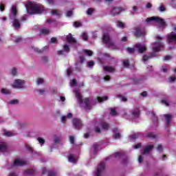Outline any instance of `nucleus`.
<instances>
[{
	"mask_svg": "<svg viewBox=\"0 0 176 176\" xmlns=\"http://www.w3.org/2000/svg\"><path fill=\"white\" fill-rule=\"evenodd\" d=\"M164 117L165 118L166 120V126L170 127V124H171V119L173 118V116L170 114H164Z\"/></svg>",
	"mask_w": 176,
	"mask_h": 176,
	"instance_id": "nucleus-13",
	"label": "nucleus"
},
{
	"mask_svg": "<svg viewBox=\"0 0 176 176\" xmlns=\"http://www.w3.org/2000/svg\"><path fill=\"white\" fill-rule=\"evenodd\" d=\"M93 65H94V61L91 60L88 62V67L89 68H91V67H93Z\"/></svg>",
	"mask_w": 176,
	"mask_h": 176,
	"instance_id": "nucleus-51",
	"label": "nucleus"
},
{
	"mask_svg": "<svg viewBox=\"0 0 176 176\" xmlns=\"http://www.w3.org/2000/svg\"><path fill=\"white\" fill-rule=\"evenodd\" d=\"M137 47H134V48H131V47H127L126 48V52H128V53H130V54H133V53H134V52H135Z\"/></svg>",
	"mask_w": 176,
	"mask_h": 176,
	"instance_id": "nucleus-30",
	"label": "nucleus"
},
{
	"mask_svg": "<svg viewBox=\"0 0 176 176\" xmlns=\"http://www.w3.org/2000/svg\"><path fill=\"white\" fill-rule=\"evenodd\" d=\"M140 137H141V133H136L129 136V138L133 141L134 140H137V138H140Z\"/></svg>",
	"mask_w": 176,
	"mask_h": 176,
	"instance_id": "nucleus-21",
	"label": "nucleus"
},
{
	"mask_svg": "<svg viewBox=\"0 0 176 176\" xmlns=\"http://www.w3.org/2000/svg\"><path fill=\"white\" fill-rule=\"evenodd\" d=\"M153 57V54H151L150 56L144 55L143 56V60L144 61H148V60H149V58H152Z\"/></svg>",
	"mask_w": 176,
	"mask_h": 176,
	"instance_id": "nucleus-33",
	"label": "nucleus"
},
{
	"mask_svg": "<svg viewBox=\"0 0 176 176\" xmlns=\"http://www.w3.org/2000/svg\"><path fill=\"white\" fill-rule=\"evenodd\" d=\"M157 149L159 152H162V151H163V146H162V144H159Z\"/></svg>",
	"mask_w": 176,
	"mask_h": 176,
	"instance_id": "nucleus-55",
	"label": "nucleus"
},
{
	"mask_svg": "<svg viewBox=\"0 0 176 176\" xmlns=\"http://www.w3.org/2000/svg\"><path fill=\"white\" fill-rule=\"evenodd\" d=\"M118 98H120L121 101H123L124 102H126L127 101V98L122 96V95H118L117 96Z\"/></svg>",
	"mask_w": 176,
	"mask_h": 176,
	"instance_id": "nucleus-34",
	"label": "nucleus"
},
{
	"mask_svg": "<svg viewBox=\"0 0 176 176\" xmlns=\"http://www.w3.org/2000/svg\"><path fill=\"white\" fill-rule=\"evenodd\" d=\"M135 47H136V49L137 47L138 48V53L142 54L144 52H146V46L145 45L141 46V45L137 44L135 45Z\"/></svg>",
	"mask_w": 176,
	"mask_h": 176,
	"instance_id": "nucleus-16",
	"label": "nucleus"
},
{
	"mask_svg": "<svg viewBox=\"0 0 176 176\" xmlns=\"http://www.w3.org/2000/svg\"><path fill=\"white\" fill-rule=\"evenodd\" d=\"M25 81L24 80L16 79L12 85L14 89H25L24 85Z\"/></svg>",
	"mask_w": 176,
	"mask_h": 176,
	"instance_id": "nucleus-8",
	"label": "nucleus"
},
{
	"mask_svg": "<svg viewBox=\"0 0 176 176\" xmlns=\"http://www.w3.org/2000/svg\"><path fill=\"white\" fill-rule=\"evenodd\" d=\"M70 144H75V138L72 135L69 136Z\"/></svg>",
	"mask_w": 176,
	"mask_h": 176,
	"instance_id": "nucleus-44",
	"label": "nucleus"
},
{
	"mask_svg": "<svg viewBox=\"0 0 176 176\" xmlns=\"http://www.w3.org/2000/svg\"><path fill=\"white\" fill-rule=\"evenodd\" d=\"M51 13H52V14H54L55 16H58V17H60L61 16V14H60V12L56 10H52L51 11Z\"/></svg>",
	"mask_w": 176,
	"mask_h": 176,
	"instance_id": "nucleus-31",
	"label": "nucleus"
},
{
	"mask_svg": "<svg viewBox=\"0 0 176 176\" xmlns=\"http://www.w3.org/2000/svg\"><path fill=\"white\" fill-rule=\"evenodd\" d=\"M17 6L12 5L11 7V12L9 14V18L10 20H13L12 25L17 30L18 28H20V21L17 19Z\"/></svg>",
	"mask_w": 176,
	"mask_h": 176,
	"instance_id": "nucleus-2",
	"label": "nucleus"
},
{
	"mask_svg": "<svg viewBox=\"0 0 176 176\" xmlns=\"http://www.w3.org/2000/svg\"><path fill=\"white\" fill-rule=\"evenodd\" d=\"M162 104H164L166 107H168L170 104H168V102L167 100H162Z\"/></svg>",
	"mask_w": 176,
	"mask_h": 176,
	"instance_id": "nucleus-63",
	"label": "nucleus"
},
{
	"mask_svg": "<svg viewBox=\"0 0 176 176\" xmlns=\"http://www.w3.org/2000/svg\"><path fill=\"white\" fill-rule=\"evenodd\" d=\"M132 115L135 117L140 116V109H136L132 111Z\"/></svg>",
	"mask_w": 176,
	"mask_h": 176,
	"instance_id": "nucleus-27",
	"label": "nucleus"
},
{
	"mask_svg": "<svg viewBox=\"0 0 176 176\" xmlns=\"http://www.w3.org/2000/svg\"><path fill=\"white\" fill-rule=\"evenodd\" d=\"M71 86L73 87L76 86V79H73L72 82H70Z\"/></svg>",
	"mask_w": 176,
	"mask_h": 176,
	"instance_id": "nucleus-47",
	"label": "nucleus"
},
{
	"mask_svg": "<svg viewBox=\"0 0 176 176\" xmlns=\"http://www.w3.org/2000/svg\"><path fill=\"white\" fill-rule=\"evenodd\" d=\"M170 58H171V56L170 55H166L164 58V61H167V60H170Z\"/></svg>",
	"mask_w": 176,
	"mask_h": 176,
	"instance_id": "nucleus-60",
	"label": "nucleus"
},
{
	"mask_svg": "<svg viewBox=\"0 0 176 176\" xmlns=\"http://www.w3.org/2000/svg\"><path fill=\"white\" fill-rule=\"evenodd\" d=\"M167 41L168 43H173V42L176 43V33L172 32L167 34Z\"/></svg>",
	"mask_w": 176,
	"mask_h": 176,
	"instance_id": "nucleus-11",
	"label": "nucleus"
},
{
	"mask_svg": "<svg viewBox=\"0 0 176 176\" xmlns=\"http://www.w3.org/2000/svg\"><path fill=\"white\" fill-rule=\"evenodd\" d=\"M26 149L29 151V152H33L34 149L32 148V147L30 146L29 145H26Z\"/></svg>",
	"mask_w": 176,
	"mask_h": 176,
	"instance_id": "nucleus-53",
	"label": "nucleus"
},
{
	"mask_svg": "<svg viewBox=\"0 0 176 176\" xmlns=\"http://www.w3.org/2000/svg\"><path fill=\"white\" fill-rule=\"evenodd\" d=\"M93 12H94V8H89L87 10V14H88L89 16H91V14H93Z\"/></svg>",
	"mask_w": 176,
	"mask_h": 176,
	"instance_id": "nucleus-38",
	"label": "nucleus"
},
{
	"mask_svg": "<svg viewBox=\"0 0 176 176\" xmlns=\"http://www.w3.org/2000/svg\"><path fill=\"white\" fill-rule=\"evenodd\" d=\"M16 74H17V69H16V67H14L12 70V75L13 76H16Z\"/></svg>",
	"mask_w": 176,
	"mask_h": 176,
	"instance_id": "nucleus-45",
	"label": "nucleus"
},
{
	"mask_svg": "<svg viewBox=\"0 0 176 176\" xmlns=\"http://www.w3.org/2000/svg\"><path fill=\"white\" fill-rule=\"evenodd\" d=\"M44 80L43 78H38L36 81L37 85H42L43 83Z\"/></svg>",
	"mask_w": 176,
	"mask_h": 176,
	"instance_id": "nucleus-46",
	"label": "nucleus"
},
{
	"mask_svg": "<svg viewBox=\"0 0 176 176\" xmlns=\"http://www.w3.org/2000/svg\"><path fill=\"white\" fill-rule=\"evenodd\" d=\"M97 100L98 102H102L103 101H107L108 100V96H102V97L98 96L97 98Z\"/></svg>",
	"mask_w": 176,
	"mask_h": 176,
	"instance_id": "nucleus-25",
	"label": "nucleus"
},
{
	"mask_svg": "<svg viewBox=\"0 0 176 176\" xmlns=\"http://www.w3.org/2000/svg\"><path fill=\"white\" fill-rule=\"evenodd\" d=\"M152 21L157 23L158 24H160V25H161V27H163L164 28L167 27V23H166V21H164V19L159 16H151L146 19V23H152Z\"/></svg>",
	"mask_w": 176,
	"mask_h": 176,
	"instance_id": "nucleus-4",
	"label": "nucleus"
},
{
	"mask_svg": "<svg viewBox=\"0 0 176 176\" xmlns=\"http://www.w3.org/2000/svg\"><path fill=\"white\" fill-rule=\"evenodd\" d=\"M35 174V170L34 169H28L24 170L23 175H34Z\"/></svg>",
	"mask_w": 176,
	"mask_h": 176,
	"instance_id": "nucleus-19",
	"label": "nucleus"
},
{
	"mask_svg": "<svg viewBox=\"0 0 176 176\" xmlns=\"http://www.w3.org/2000/svg\"><path fill=\"white\" fill-rule=\"evenodd\" d=\"M117 25L118 27H120V28H124V23H123V22L118 21L117 22Z\"/></svg>",
	"mask_w": 176,
	"mask_h": 176,
	"instance_id": "nucleus-36",
	"label": "nucleus"
},
{
	"mask_svg": "<svg viewBox=\"0 0 176 176\" xmlns=\"http://www.w3.org/2000/svg\"><path fill=\"white\" fill-rule=\"evenodd\" d=\"M76 97L80 104V105H82V104H85L84 108L85 109H91V105L90 104V98H82V94L79 93L78 91L76 92Z\"/></svg>",
	"mask_w": 176,
	"mask_h": 176,
	"instance_id": "nucleus-3",
	"label": "nucleus"
},
{
	"mask_svg": "<svg viewBox=\"0 0 176 176\" xmlns=\"http://www.w3.org/2000/svg\"><path fill=\"white\" fill-rule=\"evenodd\" d=\"M84 53H85L87 56H93V52L89 50H85Z\"/></svg>",
	"mask_w": 176,
	"mask_h": 176,
	"instance_id": "nucleus-40",
	"label": "nucleus"
},
{
	"mask_svg": "<svg viewBox=\"0 0 176 176\" xmlns=\"http://www.w3.org/2000/svg\"><path fill=\"white\" fill-rule=\"evenodd\" d=\"M41 34H43V35H49L50 34V31L48 29L43 28L41 30Z\"/></svg>",
	"mask_w": 176,
	"mask_h": 176,
	"instance_id": "nucleus-26",
	"label": "nucleus"
},
{
	"mask_svg": "<svg viewBox=\"0 0 176 176\" xmlns=\"http://www.w3.org/2000/svg\"><path fill=\"white\" fill-rule=\"evenodd\" d=\"M103 69L107 72H113L115 71V68L111 66H103Z\"/></svg>",
	"mask_w": 176,
	"mask_h": 176,
	"instance_id": "nucleus-20",
	"label": "nucleus"
},
{
	"mask_svg": "<svg viewBox=\"0 0 176 176\" xmlns=\"http://www.w3.org/2000/svg\"><path fill=\"white\" fill-rule=\"evenodd\" d=\"M42 60L43 61V63H47V61H49V58H47V56H43L42 58Z\"/></svg>",
	"mask_w": 176,
	"mask_h": 176,
	"instance_id": "nucleus-56",
	"label": "nucleus"
},
{
	"mask_svg": "<svg viewBox=\"0 0 176 176\" xmlns=\"http://www.w3.org/2000/svg\"><path fill=\"white\" fill-rule=\"evenodd\" d=\"M4 135H6V137H13V133L10 131H6L4 132Z\"/></svg>",
	"mask_w": 176,
	"mask_h": 176,
	"instance_id": "nucleus-37",
	"label": "nucleus"
},
{
	"mask_svg": "<svg viewBox=\"0 0 176 176\" xmlns=\"http://www.w3.org/2000/svg\"><path fill=\"white\" fill-rule=\"evenodd\" d=\"M104 170H105V164L104 162H101L98 166L96 176H101V173L103 172Z\"/></svg>",
	"mask_w": 176,
	"mask_h": 176,
	"instance_id": "nucleus-12",
	"label": "nucleus"
},
{
	"mask_svg": "<svg viewBox=\"0 0 176 176\" xmlns=\"http://www.w3.org/2000/svg\"><path fill=\"white\" fill-rule=\"evenodd\" d=\"M123 10V8H119V7H113L112 10L110 12V14L111 16H119L120 14V12Z\"/></svg>",
	"mask_w": 176,
	"mask_h": 176,
	"instance_id": "nucleus-10",
	"label": "nucleus"
},
{
	"mask_svg": "<svg viewBox=\"0 0 176 176\" xmlns=\"http://www.w3.org/2000/svg\"><path fill=\"white\" fill-rule=\"evenodd\" d=\"M36 91H38L39 93V94H41V96H43V94H45V92L46 91V90L40 89V90H37Z\"/></svg>",
	"mask_w": 176,
	"mask_h": 176,
	"instance_id": "nucleus-57",
	"label": "nucleus"
},
{
	"mask_svg": "<svg viewBox=\"0 0 176 176\" xmlns=\"http://www.w3.org/2000/svg\"><path fill=\"white\" fill-rule=\"evenodd\" d=\"M159 10L160 12H164V10H166V8L164 6H161L159 8Z\"/></svg>",
	"mask_w": 176,
	"mask_h": 176,
	"instance_id": "nucleus-59",
	"label": "nucleus"
},
{
	"mask_svg": "<svg viewBox=\"0 0 176 176\" xmlns=\"http://www.w3.org/2000/svg\"><path fill=\"white\" fill-rule=\"evenodd\" d=\"M72 14H74V13L72 12V10H69L67 12V17H71V16H72Z\"/></svg>",
	"mask_w": 176,
	"mask_h": 176,
	"instance_id": "nucleus-54",
	"label": "nucleus"
},
{
	"mask_svg": "<svg viewBox=\"0 0 176 176\" xmlns=\"http://www.w3.org/2000/svg\"><path fill=\"white\" fill-rule=\"evenodd\" d=\"M111 115L112 116H118V112L115 109H111Z\"/></svg>",
	"mask_w": 176,
	"mask_h": 176,
	"instance_id": "nucleus-35",
	"label": "nucleus"
},
{
	"mask_svg": "<svg viewBox=\"0 0 176 176\" xmlns=\"http://www.w3.org/2000/svg\"><path fill=\"white\" fill-rule=\"evenodd\" d=\"M7 149H8V147L6 146V144H0V151L5 152L6 151Z\"/></svg>",
	"mask_w": 176,
	"mask_h": 176,
	"instance_id": "nucleus-32",
	"label": "nucleus"
},
{
	"mask_svg": "<svg viewBox=\"0 0 176 176\" xmlns=\"http://www.w3.org/2000/svg\"><path fill=\"white\" fill-rule=\"evenodd\" d=\"M134 35L136 38H143V36H145V35H146L145 28L141 27L136 28L134 32Z\"/></svg>",
	"mask_w": 176,
	"mask_h": 176,
	"instance_id": "nucleus-7",
	"label": "nucleus"
},
{
	"mask_svg": "<svg viewBox=\"0 0 176 176\" xmlns=\"http://www.w3.org/2000/svg\"><path fill=\"white\" fill-rule=\"evenodd\" d=\"M82 38L83 41H87V39H89V36H87V34L86 33H83L82 34Z\"/></svg>",
	"mask_w": 176,
	"mask_h": 176,
	"instance_id": "nucleus-42",
	"label": "nucleus"
},
{
	"mask_svg": "<svg viewBox=\"0 0 176 176\" xmlns=\"http://www.w3.org/2000/svg\"><path fill=\"white\" fill-rule=\"evenodd\" d=\"M100 126L103 129V130H109V124H108V122H102L100 124Z\"/></svg>",
	"mask_w": 176,
	"mask_h": 176,
	"instance_id": "nucleus-22",
	"label": "nucleus"
},
{
	"mask_svg": "<svg viewBox=\"0 0 176 176\" xmlns=\"http://www.w3.org/2000/svg\"><path fill=\"white\" fill-rule=\"evenodd\" d=\"M1 93L3 94H10V91H9V89H1Z\"/></svg>",
	"mask_w": 176,
	"mask_h": 176,
	"instance_id": "nucleus-41",
	"label": "nucleus"
},
{
	"mask_svg": "<svg viewBox=\"0 0 176 176\" xmlns=\"http://www.w3.org/2000/svg\"><path fill=\"white\" fill-rule=\"evenodd\" d=\"M66 39L69 43H76V40L72 37V34L67 35Z\"/></svg>",
	"mask_w": 176,
	"mask_h": 176,
	"instance_id": "nucleus-18",
	"label": "nucleus"
},
{
	"mask_svg": "<svg viewBox=\"0 0 176 176\" xmlns=\"http://www.w3.org/2000/svg\"><path fill=\"white\" fill-rule=\"evenodd\" d=\"M155 39H157V41L153 44V51L154 53H157V52H160V49L163 47V43H162L163 38L159 35H156Z\"/></svg>",
	"mask_w": 176,
	"mask_h": 176,
	"instance_id": "nucleus-5",
	"label": "nucleus"
},
{
	"mask_svg": "<svg viewBox=\"0 0 176 176\" xmlns=\"http://www.w3.org/2000/svg\"><path fill=\"white\" fill-rule=\"evenodd\" d=\"M68 160L70 163H76V159L74 157V155H70L68 157Z\"/></svg>",
	"mask_w": 176,
	"mask_h": 176,
	"instance_id": "nucleus-28",
	"label": "nucleus"
},
{
	"mask_svg": "<svg viewBox=\"0 0 176 176\" xmlns=\"http://www.w3.org/2000/svg\"><path fill=\"white\" fill-rule=\"evenodd\" d=\"M79 59H80V64H83V63H85V56H80Z\"/></svg>",
	"mask_w": 176,
	"mask_h": 176,
	"instance_id": "nucleus-52",
	"label": "nucleus"
},
{
	"mask_svg": "<svg viewBox=\"0 0 176 176\" xmlns=\"http://www.w3.org/2000/svg\"><path fill=\"white\" fill-rule=\"evenodd\" d=\"M37 140L40 144H45V139L42 138H38Z\"/></svg>",
	"mask_w": 176,
	"mask_h": 176,
	"instance_id": "nucleus-50",
	"label": "nucleus"
},
{
	"mask_svg": "<svg viewBox=\"0 0 176 176\" xmlns=\"http://www.w3.org/2000/svg\"><path fill=\"white\" fill-rule=\"evenodd\" d=\"M3 10H5V5L1 3L0 4V11L3 12Z\"/></svg>",
	"mask_w": 176,
	"mask_h": 176,
	"instance_id": "nucleus-61",
	"label": "nucleus"
},
{
	"mask_svg": "<svg viewBox=\"0 0 176 176\" xmlns=\"http://www.w3.org/2000/svg\"><path fill=\"white\" fill-rule=\"evenodd\" d=\"M48 176H56V173H54V172H50L48 173Z\"/></svg>",
	"mask_w": 176,
	"mask_h": 176,
	"instance_id": "nucleus-64",
	"label": "nucleus"
},
{
	"mask_svg": "<svg viewBox=\"0 0 176 176\" xmlns=\"http://www.w3.org/2000/svg\"><path fill=\"white\" fill-rule=\"evenodd\" d=\"M123 67L124 68H129L130 67V61L129 60H123Z\"/></svg>",
	"mask_w": 176,
	"mask_h": 176,
	"instance_id": "nucleus-29",
	"label": "nucleus"
},
{
	"mask_svg": "<svg viewBox=\"0 0 176 176\" xmlns=\"http://www.w3.org/2000/svg\"><path fill=\"white\" fill-rule=\"evenodd\" d=\"M21 41H23V38L21 37H19L15 39L16 43H19L21 42Z\"/></svg>",
	"mask_w": 176,
	"mask_h": 176,
	"instance_id": "nucleus-62",
	"label": "nucleus"
},
{
	"mask_svg": "<svg viewBox=\"0 0 176 176\" xmlns=\"http://www.w3.org/2000/svg\"><path fill=\"white\" fill-rule=\"evenodd\" d=\"M56 42H57V38L56 37H52L51 38L50 43H56Z\"/></svg>",
	"mask_w": 176,
	"mask_h": 176,
	"instance_id": "nucleus-58",
	"label": "nucleus"
},
{
	"mask_svg": "<svg viewBox=\"0 0 176 176\" xmlns=\"http://www.w3.org/2000/svg\"><path fill=\"white\" fill-rule=\"evenodd\" d=\"M32 49L36 53H38V54H42V53H43V52H45V48H43L42 50H39V48H38V47H32Z\"/></svg>",
	"mask_w": 176,
	"mask_h": 176,
	"instance_id": "nucleus-24",
	"label": "nucleus"
},
{
	"mask_svg": "<svg viewBox=\"0 0 176 176\" xmlns=\"http://www.w3.org/2000/svg\"><path fill=\"white\" fill-rule=\"evenodd\" d=\"M72 124L74 129H82L83 127V124L82 123V120L79 118H74L72 120Z\"/></svg>",
	"mask_w": 176,
	"mask_h": 176,
	"instance_id": "nucleus-9",
	"label": "nucleus"
},
{
	"mask_svg": "<svg viewBox=\"0 0 176 176\" xmlns=\"http://www.w3.org/2000/svg\"><path fill=\"white\" fill-rule=\"evenodd\" d=\"M25 162L22 161L19 158L15 159L13 163V166H25Z\"/></svg>",
	"mask_w": 176,
	"mask_h": 176,
	"instance_id": "nucleus-14",
	"label": "nucleus"
},
{
	"mask_svg": "<svg viewBox=\"0 0 176 176\" xmlns=\"http://www.w3.org/2000/svg\"><path fill=\"white\" fill-rule=\"evenodd\" d=\"M9 104H19V100H12L9 102Z\"/></svg>",
	"mask_w": 176,
	"mask_h": 176,
	"instance_id": "nucleus-48",
	"label": "nucleus"
},
{
	"mask_svg": "<svg viewBox=\"0 0 176 176\" xmlns=\"http://www.w3.org/2000/svg\"><path fill=\"white\" fill-rule=\"evenodd\" d=\"M63 51L66 53H69V46H68V45H65L63 46Z\"/></svg>",
	"mask_w": 176,
	"mask_h": 176,
	"instance_id": "nucleus-39",
	"label": "nucleus"
},
{
	"mask_svg": "<svg viewBox=\"0 0 176 176\" xmlns=\"http://www.w3.org/2000/svg\"><path fill=\"white\" fill-rule=\"evenodd\" d=\"M149 113H151V115H152L151 119H152L154 124H155V126H157V124L159 123V119L157 118V116H156V114L153 111H151V112H149Z\"/></svg>",
	"mask_w": 176,
	"mask_h": 176,
	"instance_id": "nucleus-15",
	"label": "nucleus"
},
{
	"mask_svg": "<svg viewBox=\"0 0 176 176\" xmlns=\"http://www.w3.org/2000/svg\"><path fill=\"white\" fill-rule=\"evenodd\" d=\"M155 146L153 145H148L146 148H144L143 152L142 153V155H146V153H149L152 149H153Z\"/></svg>",
	"mask_w": 176,
	"mask_h": 176,
	"instance_id": "nucleus-17",
	"label": "nucleus"
},
{
	"mask_svg": "<svg viewBox=\"0 0 176 176\" xmlns=\"http://www.w3.org/2000/svg\"><path fill=\"white\" fill-rule=\"evenodd\" d=\"M146 137L149 138V140H155V138H156V135L152 132H149L146 134Z\"/></svg>",
	"mask_w": 176,
	"mask_h": 176,
	"instance_id": "nucleus-23",
	"label": "nucleus"
},
{
	"mask_svg": "<svg viewBox=\"0 0 176 176\" xmlns=\"http://www.w3.org/2000/svg\"><path fill=\"white\" fill-rule=\"evenodd\" d=\"M74 27H76V28L82 27V23L80 22H78V21H75L74 23Z\"/></svg>",
	"mask_w": 176,
	"mask_h": 176,
	"instance_id": "nucleus-43",
	"label": "nucleus"
},
{
	"mask_svg": "<svg viewBox=\"0 0 176 176\" xmlns=\"http://www.w3.org/2000/svg\"><path fill=\"white\" fill-rule=\"evenodd\" d=\"M25 8L29 14H42L43 13V6L40 4L29 1L25 5Z\"/></svg>",
	"mask_w": 176,
	"mask_h": 176,
	"instance_id": "nucleus-1",
	"label": "nucleus"
},
{
	"mask_svg": "<svg viewBox=\"0 0 176 176\" xmlns=\"http://www.w3.org/2000/svg\"><path fill=\"white\" fill-rule=\"evenodd\" d=\"M102 42L107 47H113L115 46V43H113L112 38H111V36L108 34H103Z\"/></svg>",
	"mask_w": 176,
	"mask_h": 176,
	"instance_id": "nucleus-6",
	"label": "nucleus"
},
{
	"mask_svg": "<svg viewBox=\"0 0 176 176\" xmlns=\"http://www.w3.org/2000/svg\"><path fill=\"white\" fill-rule=\"evenodd\" d=\"M121 135L120 133H115L113 138L114 140H118V138H120Z\"/></svg>",
	"mask_w": 176,
	"mask_h": 176,
	"instance_id": "nucleus-49",
	"label": "nucleus"
}]
</instances>
